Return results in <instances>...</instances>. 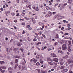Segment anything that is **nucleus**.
Here are the masks:
<instances>
[{
  "mask_svg": "<svg viewBox=\"0 0 73 73\" xmlns=\"http://www.w3.org/2000/svg\"><path fill=\"white\" fill-rule=\"evenodd\" d=\"M67 48L66 45V44H63L62 45V50H66Z\"/></svg>",
  "mask_w": 73,
  "mask_h": 73,
  "instance_id": "f257e3e1",
  "label": "nucleus"
},
{
  "mask_svg": "<svg viewBox=\"0 0 73 73\" xmlns=\"http://www.w3.org/2000/svg\"><path fill=\"white\" fill-rule=\"evenodd\" d=\"M33 9L36 11H39V8H38V7H35L34 6L33 7Z\"/></svg>",
  "mask_w": 73,
  "mask_h": 73,
  "instance_id": "f03ea898",
  "label": "nucleus"
},
{
  "mask_svg": "<svg viewBox=\"0 0 73 73\" xmlns=\"http://www.w3.org/2000/svg\"><path fill=\"white\" fill-rule=\"evenodd\" d=\"M68 64H73V61L71 59H68Z\"/></svg>",
  "mask_w": 73,
  "mask_h": 73,
  "instance_id": "7ed1b4c3",
  "label": "nucleus"
},
{
  "mask_svg": "<svg viewBox=\"0 0 73 73\" xmlns=\"http://www.w3.org/2000/svg\"><path fill=\"white\" fill-rule=\"evenodd\" d=\"M68 69L66 68L62 70L61 72H62V73H64V72H68Z\"/></svg>",
  "mask_w": 73,
  "mask_h": 73,
  "instance_id": "20e7f679",
  "label": "nucleus"
},
{
  "mask_svg": "<svg viewBox=\"0 0 73 73\" xmlns=\"http://www.w3.org/2000/svg\"><path fill=\"white\" fill-rule=\"evenodd\" d=\"M64 18H65V17L64 16H61V17H58V20H60V19H63Z\"/></svg>",
  "mask_w": 73,
  "mask_h": 73,
  "instance_id": "39448f33",
  "label": "nucleus"
},
{
  "mask_svg": "<svg viewBox=\"0 0 73 73\" xmlns=\"http://www.w3.org/2000/svg\"><path fill=\"white\" fill-rule=\"evenodd\" d=\"M68 3L69 4H72V3H73V1L72 0H68Z\"/></svg>",
  "mask_w": 73,
  "mask_h": 73,
  "instance_id": "423d86ee",
  "label": "nucleus"
},
{
  "mask_svg": "<svg viewBox=\"0 0 73 73\" xmlns=\"http://www.w3.org/2000/svg\"><path fill=\"white\" fill-rule=\"evenodd\" d=\"M48 17H50V16H52V13L50 12V11H49L48 13Z\"/></svg>",
  "mask_w": 73,
  "mask_h": 73,
  "instance_id": "0eeeda50",
  "label": "nucleus"
},
{
  "mask_svg": "<svg viewBox=\"0 0 73 73\" xmlns=\"http://www.w3.org/2000/svg\"><path fill=\"white\" fill-rule=\"evenodd\" d=\"M51 55L53 56V57H56L57 56L56 55V54H54V53H52L51 54Z\"/></svg>",
  "mask_w": 73,
  "mask_h": 73,
  "instance_id": "6e6552de",
  "label": "nucleus"
},
{
  "mask_svg": "<svg viewBox=\"0 0 73 73\" xmlns=\"http://www.w3.org/2000/svg\"><path fill=\"white\" fill-rule=\"evenodd\" d=\"M36 58H41V55H37L36 56Z\"/></svg>",
  "mask_w": 73,
  "mask_h": 73,
  "instance_id": "1a4fd4ad",
  "label": "nucleus"
},
{
  "mask_svg": "<svg viewBox=\"0 0 73 73\" xmlns=\"http://www.w3.org/2000/svg\"><path fill=\"white\" fill-rule=\"evenodd\" d=\"M65 64H64V66H61L60 68V69H64V68H65Z\"/></svg>",
  "mask_w": 73,
  "mask_h": 73,
  "instance_id": "9d476101",
  "label": "nucleus"
},
{
  "mask_svg": "<svg viewBox=\"0 0 73 73\" xmlns=\"http://www.w3.org/2000/svg\"><path fill=\"white\" fill-rule=\"evenodd\" d=\"M68 50L70 52L72 51V50H71V49H70V46L68 47Z\"/></svg>",
  "mask_w": 73,
  "mask_h": 73,
  "instance_id": "9b49d317",
  "label": "nucleus"
},
{
  "mask_svg": "<svg viewBox=\"0 0 73 73\" xmlns=\"http://www.w3.org/2000/svg\"><path fill=\"white\" fill-rule=\"evenodd\" d=\"M53 60L56 62H58V60L57 58H54Z\"/></svg>",
  "mask_w": 73,
  "mask_h": 73,
  "instance_id": "f8f14e48",
  "label": "nucleus"
},
{
  "mask_svg": "<svg viewBox=\"0 0 73 73\" xmlns=\"http://www.w3.org/2000/svg\"><path fill=\"white\" fill-rule=\"evenodd\" d=\"M46 9H47V10H48V11H49V10H50V7H49L46 6Z\"/></svg>",
  "mask_w": 73,
  "mask_h": 73,
  "instance_id": "ddd939ff",
  "label": "nucleus"
},
{
  "mask_svg": "<svg viewBox=\"0 0 73 73\" xmlns=\"http://www.w3.org/2000/svg\"><path fill=\"white\" fill-rule=\"evenodd\" d=\"M0 63L1 64L3 65V64H5V62H4V61H0Z\"/></svg>",
  "mask_w": 73,
  "mask_h": 73,
  "instance_id": "4468645a",
  "label": "nucleus"
},
{
  "mask_svg": "<svg viewBox=\"0 0 73 73\" xmlns=\"http://www.w3.org/2000/svg\"><path fill=\"white\" fill-rule=\"evenodd\" d=\"M67 42V41L66 40H63L62 41V43L64 44V43H65V42Z\"/></svg>",
  "mask_w": 73,
  "mask_h": 73,
  "instance_id": "2eb2a0df",
  "label": "nucleus"
},
{
  "mask_svg": "<svg viewBox=\"0 0 73 73\" xmlns=\"http://www.w3.org/2000/svg\"><path fill=\"white\" fill-rule=\"evenodd\" d=\"M0 70L1 71L2 73H4L5 72V70H3L1 69V68H0Z\"/></svg>",
  "mask_w": 73,
  "mask_h": 73,
  "instance_id": "dca6fc26",
  "label": "nucleus"
},
{
  "mask_svg": "<svg viewBox=\"0 0 73 73\" xmlns=\"http://www.w3.org/2000/svg\"><path fill=\"white\" fill-rule=\"evenodd\" d=\"M68 58V55H66L64 57V59H66V58Z\"/></svg>",
  "mask_w": 73,
  "mask_h": 73,
  "instance_id": "f3484780",
  "label": "nucleus"
},
{
  "mask_svg": "<svg viewBox=\"0 0 73 73\" xmlns=\"http://www.w3.org/2000/svg\"><path fill=\"white\" fill-rule=\"evenodd\" d=\"M1 69H6V67L5 66H1L0 67Z\"/></svg>",
  "mask_w": 73,
  "mask_h": 73,
  "instance_id": "a211bd4d",
  "label": "nucleus"
},
{
  "mask_svg": "<svg viewBox=\"0 0 73 73\" xmlns=\"http://www.w3.org/2000/svg\"><path fill=\"white\" fill-rule=\"evenodd\" d=\"M48 63L49 64H50V65H52L54 64L53 63L49 62H48Z\"/></svg>",
  "mask_w": 73,
  "mask_h": 73,
  "instance_id": "6ab92c4d",
  "label": "nucleus"
},
{
  "mask_svg": "<svg viewBox=\"0 0 73 73\" xmlns=\"http://www.w3.org/2000/svg\"><path fill=\"white\" fill-rule=\"evenodd\" d=\"M47 61H52V59L50 58H48L47 59Z\"/></svg>",
  "mask_w": 73,
  "mask_h": 73,
  "instance_id": "aec40b11",
  "label": "nucleus"
},
{
  "mask_svg": "<svg viewBox=\"0 0 73 73\" xmlns=\"http://www.w3.org/2000/svg\"><path fill=\"white\" fill-rule=\"evenodd\" d=\"M21 16H25V13H21Z\"/></svg>",
  "mask_w": 73,
  "mask_h": 73,
  "instance_id": "412c9836",
  "label": "nucleus"
},
{
  "mask_svg": "<svg viewBox=\"0 0 73 73\" xmlns=\"http://www.w3.org/2000/svg\"><path fill=\"white\" fill-rule=\"evenodd\" d=\"M38 24L40 25H44V24L43 23H42L41 22H39L38 23Z\"/></svg>",
  "mask_w": 73,
  "mask_h": 73,
  "instance_id": "4be33fe9",
  "label": "nucleus"
},
{
  "mask_svg": "<svg viewBox=\"0 0 73 73\" xmlns=\"http://www.w3.org/2000/svg\"><path fill=\"white\" fill-rule=\"evenodd\" d=\"M68 45H71V41H68Z\"/></svg>",
  "mask_w": 73,
  "mask_h": 73,
  "instance_id": "5701e85b",
  "label": "nucleus"
},
{
  "mask_svg": "<svg viewBox=\"0 0 73 73\" xmlns=\"http://www.w3.org/2000/svg\"><path fill=\"white\" fill-rule=\"evenodd\" d=\"M58 53H61V54H63V52H62V51L61 50H59L58 51Z\"/></svg>",
  "mask_w": 73,
  "mask_h": 73,
  "instance_id": "b1692460",
  "label": "nucleus"
},
{
  "mask_svg": "<svg viewBox=\"0 0 73 73\" xmlns=\"http://www.w3.org/2000/svg\"><path fill=\"white\" fill-rule=\"evenodd\" d=\"M5 14L6 16H8L9 14L8 13V11L5 12Z\"/></svg>",
  "mask_w": 73,
  "mask_h": 73,
  "instance_id": "393cba45",
  "label": "nucleus"
},
{
  "mask_svg": "<svg viewBox=\"0 0 73 73\" xmlns=\"http://www.w3.org/2000/svg\"><path fill=\"white\" fill-rule=\"evenodd\" d=\"M19 62V60H18V59H16L15 60V63H17V62Z\"/></svg>",
  "mask_w": 73,
  "mask_h": 73,
  "instance_id": "a878e982",
  "label": "nucleus"
},
{
  "mask_svg": "<svg viewBox=\"0 0 73 73\" xmlns=\"http://www.w3.org/2000/svg\"><path fill=\"white\" fill-rule=\"evenodd\" d=\"M36 70H37V71H38V73H40L41 72V71H40V69H36Z\"/></svg>",
  "mask_w": 73,
  "mask_h": 73,
  "instance_id": "bb28decb",
  "label": "nucleus"
},
{
  "mask_svg": "<svg viewBox=\"0 0 73 73\" xmlns=\"http://www.w3.org/2000/svg\"><path fill=\"white\" fill-rule=\"evenodd\" d=\"M57 19V17L56 16H55L53 18V20H56Z\"/></svg>",
  "mask_w": 73,
  "mask_h": 73,
  "instance_id": "cd10ccee",
  "label": "nucleus"
},
{
  "mask_svg": "<svg viewBox=\"0 0 73 73\" xmlns=\"http://www.w3.org/2000/svg\"><path fill=\"white\" fill-rule=\"evenodd\" d=\"M64 63L63 62H60V65H63V64H64Z\"/></svg>",
  "mask_w": 73,
  "mask_h": 73,
  "instance_id": "c85d7f7f",
  "label": "nucleus"
},
{
  "mask_svg": "<svg viewBox=\"0 0 73 73\" xmlns=\"http://www.w3.org/2000/svg\"><path fill=\"white\" fill-rule=\"evenodd\" d=\"M13 50H17V48H16L13 47Z\"/></svg>",
  "mask_w": 73,
  "mask_h": 73,
  "instance_id": "c756f323",
  "label": "nucleus"
},
{
  "mask_svg": "<svg viewBox=\"0 0 73 73\" xmlns=\"http://www.w3.org/2000/svg\"><path fill=\"white\" fill-rule=\"evenodd\" d=\"M41 44V42H39L38 43H36V45H39L40 44Z\"/></svg>",
  "mask_w": 73,
  "mask_h": 73,
  "instance_id": "7c9ffc66",
  "label": "nucleus"
},
{
  "mask_svg": "<svg viewBox=\"0 0 73 73\" xmlns=\"http://www.w3.org/2000/svg\"><path fill=\"white\" fill-rule=\"evenodd\" d=\"M18 66V64H16L15 65V69H16V68Z\"/></svg>",
  "mask_w": 73,
  "mask_h": 73,
  "instance_id": "2f4dec72",
  "label": "nucleus"
},
{
  "mask_svg": "<svg viewBox=\"0 0 73 73\" xmlns=\"http://www.w3.org/2000/svg\"><path fill=\"white\" fill-rule=\"evenodd\" d=\"M36 65L38 66L40 65V63L39 62H38L36 64Z\"/></svg>",
  "mask_w": 73,
  "mask_h": 73,
  "instance_id": "473e14b6",
  "label": "nucleus"
},
{
  "mask_svg": "<svg viewBox=\"0 0 73 73\" xmlns=\"http://www.w3.org/2000/svg\"><path fill=\"white\" fill-rule=\"evenodd\" d=\"M32 21L33 22V24H35V23H36V21H35V20H33Z\"/></svg>",
  "mask_w": 73,
  "mask_h": 73,
  "instance_id": "72a5a7b5",
  "label": "nucleus"
},
{
  "mask_svg": "<svg viewBox=\"0 0 73 73\" xmlns=\"http://www.w3.org/2000/svg\"><path fill=\"white\" fill-rule=\"evenodd\" d=\"M15 58H20V57L18 56H15Z\"/></svg>",
  "mask_w": 73,
  "mask_h": 73,
  "instance_id": "f704fd0d",
  "label": "nucleus"
},
{
  "mask_svg": "<svg viewBox=\"0 0 73 73\" xmlns=\"http://www.w3.org/2000/svg\"><path fill=\"white\" fill-rule=\"evenodd\" d=\"M34 62L35 63H36L37 61V60H36V59H35L34 60Z\"/></svg>",
  "mask_w": 73,
  "mask_h": 73,
  "instance_id": "c9c22d12",
  "label": "nucleus"
},
{
  "mask_svg": "<svg viewBox=\"0 0 73 73\" xmlns=\"http://www.w3.org/2000/svg\"><path fill=\"white\" fill-rule=\"evenodd\" d=\"M20 50H21L22 52H23V48H20Z\"/></svg>",
  "mask_w": 73,
  "mask_h": 73,
  "instance_id": "e433bc0d",
  "label": "nucleus"
},
{
  "mask_svg": "<svg viewBox=\"0 0 73 73\" xmlns=\"http://www.w3.org/2000/svg\"><path fill=\"white\" fill-rule=\"evenodd\" d=\"M33 41H37V39L36 38H34L33 39Z\"/></svg>",
  "mask_w": 73,
  "mask_h": 73,
  "instance_id": "4c0bfd02",
  "label": "nucleus"
},
{
  "mask_svg": "<svg viewBox=\"0 0 73 73\" xmlns=\"http://www.w3.org/2000/svg\"><path fill=\"white\" fill-rule=\"evenodd\" d=\"M48 51H50V50H52V48H48L47 49Z\"/></svg>",
  "mask_w": 73,
  "mask_h": 73,
  "instance_id": "58836bf2",
  "label": "nucleus"
},
{
  "mask_svg": "<svg viewBox=\"0 0 73 73\" xmlns=\"http://www.w3.org/2000/svg\"><path fill=\"white\" fill-rule=\"evenodd\" d=\"M58 5V3H56L55 4V5L54 6V7H57V5Z\"/></svg>",
  "mask_w": 73,
  "mask_h": 73,
  "instance_id": "ea45409f",
  "label": "nucleus"
},
{
  "mask_svg": "<svg viewBox=\"0 0 73 73\" xmlns=\"http://www.w3.org/2000/svg\"><path fill=\"white\" fill-rule=\"evenodd\" d=\"M31 20H35V19H34V18H30Z\"/></svg>",
  "mask_w": 73,
  "mask_h": 73,
  "instance_id": "a19ab883",
  "label": "nucleus"
},
{
  "mask_svg": "<svg viewBox=\"0 0 73 73\" xmlns=\"http://www.w3.org/2000/svg\"><path fill=\"white\" fill-rule=\"evenodd\" d=\"M58 44V43L57 42H56L54 44V45L56 46Z\"/></svg>",
  "mask_w": 73,
  "mask_h": 73,
  "instance_id": "79ce46f5",
  "label": "nucleus"
},
{
  "mask_svg": "<svg viewBox=\"0 0 73 73\" xmlns=\"http://www.w3.org/2000/svg\"><path fill=\"white\" fill-rule=\"evenodd\" d=\"M30 6V5H26V7L27 8H28Z\"/></svg>",
  "mask_w": 73,
  "mask_h": 73,
  "instance_id": "37998d69",
  "label": "nucleus"
},
{
  "mask_svg": "<svg viewBox=\"0 0 73 73\" xmlns=\"http://www.w3.org/2000/svg\"><path fill=\"white\" fill-rule=\"evenodd\" d=\"M6 50H7V52H10V50H9V51H8V48H6Z\"/></svg>",
  "mask_w": 73,
  "mask_h": 73,
  "instance_id": "c03bdc74",
  "label": "nucleus"
},
{
  "mask_svg": "<svg viewBox=\"0 0 73 73\" xmlns=\"http://www.w3.org/2000/svg\"><path fill=\"white\" fill-rule=\"evenodd\" d=\"M53 0H51V1H50L49 2V3H52V2H53Z\"/></svg>",
  "mask_w": 73,
  "mask_h": 73,
  "instance_id": "a18cd8bd",
  "label": "nucleus"
},
{
  "mask_svg": "<svg viewBox=\"0 0 73 73\" xmlns=\"http://www.w3.org/2000/svg\"><path fill=\"white\" fill-rule=\"evenodd\" d=\"M47 21V20H44L42 21L43 23H44L45 22H46Z\"/></svg>",
  "mask_w": 73,
  "mask_h": 73,
  "instance_id": "49530a36",
  "label": "nucleus"
},
{
  "mask_svg": "<svg viewBox=\"0 0 73 73\" xmlns=\"http://www.w3.org/2000/svg\"><path fill=\"white\" fill-rule=\"evenodd\" d=\"M8 69L9 70H12V68H11V67L9 68Z\"/></svg>",
  "mask_w": 73,
  "mask_h": 73,
  "instance_id": "de8ad7c7",
  "label": "nucleus"
},
{
  "mask_svg": "<svg viewBox=\"0 0 73 73\" xmlns=\"http://www.w3.org/2000/svg\"><path fill=\"white\" fill-rule=\"evenodd\" d=\"M69 33H66L64 34V35H65V36H66V35H68Z\"/></svg>",
  "mask_w": 73,
  "mask_h": 73,
  "instance_id": "09e8293b",
  "label": "nucleus"
},
{
  "mask_svg": "<svg viewBox=\"0 0 73 73\" xmlns=\"http://www.w3.org/2000/svg\"><path fill=\"white\" fill-rule=\"evenodd\" d=\"M43 62H44L43 61H41L40 62V64H43Z\"/></svg>",
  "mask_w": 73,
  "mask_h": 73,
  "instance_id": "8fccbe9b",
  "label": "nucleus"
},
{
  "mask_svg": "<svg viewBox=\"0 0 73 73\" xmlns=\"http://www.w3.org/2000/svg\"><path fill=\"white\" fill-rule=\"evenodd\" d=\"M5 5L7 7H8V4H7V3H5Z\"/></svg>",
  "mask_w": 73,
  "mask_h": 73,
  "instance_id": "3c124183",
  "label": "nucleus"
},
{
  "mask_svg": "<svg viewBox=\"0 0 73 73\" xmlns=\"http://www.w3.org/2000/svg\"><path fill=\"white\" fill-rule=\"evenodd\" d=\"M25 31H24V30H23V32L22 33V34H25Z\"/></svg>",
  "mask_w": 73,
  "mask_h": 73,
  "instance_id": "603ef678",
  "label": "nucleus"
},
{
  "mask_svg": "<svg viewBox=\"0 0 73 73\" xmlns=\"http://www.w3.org/2000/svg\"><path fill=\"white\" fill-rule=\"evenodd\" d=\"M41 50H43V51L44 50V47H42V48L41 49Z\"/></svg>",
  "mask_w": 73,
  "mask_h": 73,
  "instance_id": "864d4df0",
  "label": "nucleus"
},
{
  "mask_svg": "<svg viewBox=\"0 0 73 73\" xmlns=\"http://www.w3.org/2000/svg\"><path fill=\"white\" fill-rule=\"evenodd\" d=\"M20 42H23V40H22V39H20Z\"/></svg>",
  "mask_w": 73,
  "mask_h": 73,
  "instance_id": "5fc2aeb1",
  "label": "nucleus"
},
{
  "mask_svg": "<svg viewBox=\"0 0 73 73\" xmlns=\"http://www.w3.org/2000/svg\"><path fill=\"white\" fill-rule=\"evenodd\" d=\"M43 11H46V9H45V8H43Z\"/></svg>",
  "mask_w": 73,
  "mask_h": 73,
  "instance_id": "6e6d98bb",
  "label": "nucleus"
},
{
  "mask_svg": "<svg viewBox=\"0 0 73 73\" xmlns=\"http://www.w3.org/2000/svg\"><path fill=\"white\" fill-rule=\"evenodd\" d=\"M11 15H12V16H14V15H15V14L14 13H13Z\"/></svg>",
  "mask_w": 73,
  "mask_h": 73,
  "instance_id": "4d7b16f0",
  "label": "nucleus"
},
{
  "mask_svg": "<svg viewBox=\"0 0 73 73\" xmlns=\"http://www.w3.org/2000/svg\"><path fill=\"white\" fill-rule=\"evenodd\" d=\"M42 35L43 36V37H44V38H45V37H46L45 36V35H44V34H42Z\"/></svg>",
  "mask_w": 73,
  "mask_h": 73,
  "instance_id": "13d9d810",
  "label": "nucleus"
},
{
  "mask_svg": "<svg viewBox=\"0 0 73 73\" xmlns=\"http://www.w3.org/2000/svg\"><path fill=\"white\" fill-rule=\"evenodd\" d=\"M68 30H70V29H71V28L68 27L67 29Z\"/></svg>",
  "mask_w": 73,
  "mask_h": 73,
  "instance_id": "bf43d9fd",
  "label": "nucleus"
},
{
  "mask_svg": "<svg viewBox=\"0 0 73 73\" xmlns=\"http://www.w3.org/2000/svg\"><path fill=\"white\" fill-rule=\"evenodd\" d=\"M65 64H66V66H68V63H67V62H65Z\"/></svg>",
  "mask_w": 73,
  "mask_h": 73,
  "instance_id": "052dcab7",
  "label": "nucleus"
},
{
  "mask_svg": "<svg viewBox=\"0 0 73 73\" xmlns=\"http://www.w3.org/2000/svg\"><path fill=\"white\" fill-rule=\"evenodd\" d=\"M33 64H31L29 65V66H31V67H32L33 66Z\"/></svg>",
  "mask_w": 73,
  "mask_h": 73,
  "instance_id": "680f3d73",
  "label": "nucleus"
},
{
  "mask_svg": "<svg viewBox=\"0 0 73 73\" xmlns=\"http://www.w3.org/2000/svg\"><path fill=\"white\" fill-rule=\"evenodd\" d=\"M69 72V73H73V72H72V71L71 70H70Z\"/></svg>",
  "mask_w": 73,
  "mask_h": 73,
  "instance_id": "e2e57ef3",
  "label": "nucleus"
},
{
  "mask_svg": "<svg viewBox=\"0 0 73 73\" xmlns=\"http://www.w3.org/2000/svg\"><path fill=\"white\" fill-rule=\"evenodd\" d=\"M17 45L18 46H20V43H19V42L17 44Z\"/></svg>",
  "mask_w": 73,
  "mask_h": 73,
  "instance_id": "0e129e2a",
  "label": "nucleus"
},
{
  "mask_svg": "<svg viewBox=\"0 0 73 73\" xmlns=\"http://www.w3.org/2000/svg\"><path fill=\"white\" fill-rule=\"evenodd\" d=\"M56 14V12H53L52 13V15H55Z\"/></svg>",
  "mask_w": 73,
  "mask_h": 73,
  "instance_id": "69168bd1",
  "label": "nucleus"
},
{
  "mask_svg": "<svg viewBox=\"0 0 73 73\" xmlns=\"http://www.w3.org/2000/svg\"><path fill=\"white\" fill-rule=\"evenodd\" d=\"M68 5V4H67V3H65L64 4V5Z\"/></svg>",
  "mask_w": 73,
  "mask_h": 73,
  "instance_id": "338daca9",
  "label": "nucleus"
},
{
  "mask_svg": "<svg viewBox=\"0 0 73 73\" xmlns=\"http://www.w3.org/2000/svg\"><path fill=\"white\" fill-rule=\"evenodd\" d=\"M63 23H66V20H64L63 21Z\"/></svg>",
  "mask_w": 73,
  "mask_h": 73,
  "instance_id": "774afa93",
  "label": "nucleus"
}]
</instances>
